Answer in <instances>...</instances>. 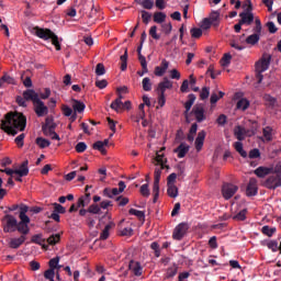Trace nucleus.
<instances>
[{
	"label": "nucleus",
	"mask_w": 281,
	"mask_h": 281,
	"mask_svg": "<svg viewBox=\"0 0 281 281\" xmlns=\"http://www.w3.org/2000/svg\"><path fill=\"white\" fill-rule=\"evenodd\" d=\"M61 112H63V115H65V117H70V115L74 113V109H71L67 104H63L61 105Z\"/></svg>",
	"instance_id": "54"
},
{
	"label": "nucleus",
	"mask_w": 281,
	"mask_h": 281,
	"mask_svg": "<svg viewBox=\"0 0 281 281\" xmlns=\"http://www.w3.org/2000/svg\"><path fill=\"white\" fill-rule=\"evenodd\" d=\"M95 74L98 76H104L106 74V69L104 68V64H98L95 67Z\"/></svg>",
	"instance_id": "59"
},
{
	"label": "nucleus",
	"mask_w": 281,
	"mask_h": 281,
	"mask_svg": "<svg viewBox=\"0 0 281 281\" xmlns=\"http://www.w3.org/2000/svg\"><path fill=\"white\" fill-rule=\"evenodd\" d=\"M162 150H166V147H162L159 151L156 153L155 161L158 166H161V169H168L170 167L165 165L168 159H164V154H161Z\"/></svg>",
	"instance_id": "20"
},
{
	"label": "nucleus",
	"mask_w": 281,
	"mask_h": 281,
	"mask_svg": "<svg viewBox=\"0 0 281 281\" xmlns=\"http://www.w3.org/2000/svg\"><path fill=\"white\" fill-rule=\"evenodd\" d=\"M192 113L194 114V117L196 122L201 123L205 120V109L203 105H194L192 109Z\"/></svg>",
	"instance_id": "12"
},
{
	"label": "nucleus",
	"mask_w": 281,
	"mask_h": 281,
	"mask_svg": "<svg viewBox=\"0 0 281 281\" xmlns=\"http://www.w3.org/2000/svg\"><path fill=\"white\" fill-rule=\"evenodd\" d=\"M234 135H235L236 139H238V142H243V140H245V137L247 135V128H245L240 125H237L234 130Z\"/></svg>",
	"instance_id": "22"
},
{
	"label": "nucleus",
	"mask_w": 281,
	"mask_h": 281,
	"mask_svg": "<svg viewBox=\"0 0 281 281\" xmlns=\"http://www.w3.org/2000/svg\"><path fill=\"white\" fill-rule=\"evenodd\" d=\"M115 227V223L110 222L109 224L105 225L104 229L100 234V240H106L110 236L109 232Z\"/></svg>",
	"instance_id": "27"
},
{
	"label": "nucleus",
	"mask_w": 281,
	"mask_h": 281,
	"mask_svg": "<svg viewBox=\"0 0 281 281\" xmlns=\"http://www.w3.org/2000/svg\"><path fill=\"white\" fill-rule=\"evenodd\" d=\"M191 36L192 38H201L203 36V30L199 27L191 29Z\"/></svg>",
	"instance_id": "51"
},
{
	"label": "nucleus",
	"mask_w": 281,
	"mask_h": 281,
	"mask_svg": "<svg viewBox=\"0 0 281 281\" xmlns=\"http://www.w3.org/2000/svg\"><path fill=\"white\" fill-rule=\"evenodd\" d=\"M16 217L10 214H5L2 218V225H3V232L5 234H10V232H16V225H18Z\"/></svg>",
	"instance_id": "6"
},
{
	"label": "nucleus",
	"mask_w": 281,
	"mask_h": 281,
	"mask_svg": "<svg viewBox=\"0 0 281 281\" xmlns=\"http://www.w3.org/2000/svg\"><path fill=\"white\" fill-rule=\"evenodd\" d=\"M272 175L281 177V161H279L272 170Z\"/></svg>",
	"instance_id": "64"
},
{
	"label": "nucleus",
	"mask_w": 281,
	"mask_h": 281,
	"mask_svg": "<svg viewBox=\"0 0 281 281\" xmlns=\"http://www.w3.org/2000/svg\"><path fill=\"white\" fill-rule=\"evenodd\" d=\"M196 101V95L194 94H189L188 95V101L184 103V115L186 117H188V112L190 111V109H192V105L194 104V102Z\"/></svg>",
	"instance_id": "29"
},
{
	"label": "nucleus",
	"mask_w": 281,
	"mask_h": 281,
	"mask_svg": "<svg viewBox=\"0 0 281 281\" xmlns=\"http://www.w3.org/2000/svg\"><path fill=\"white\" fill-rule=\"evenodd\" d=\"M24 98L25 100H31L37 117H45L49 113V108L38 98V92L27 89L24 91Z\"/></svg>",
	"instance_id": "2"
},
{
	"label": "nucleus",
	"mask_w": 281,
	"mask_h": 281,
	"mask_svg": "<svg viewBox=\"0 0 281 281\" xmlns=\"http://www.w3.org/2000/svg\"><path fill=\"white\" fill-rule=\"evenodd\" d=\"M153 194H154V203H156L159 199V182H154Z\"/></svg>",
	"instance_id": "55"
},
{
	"label": "nucleus",
	"mask_w": 281,
	"mask_h": 281,
	"mask_svg": "<svg viewBox=\"0 0 281 281\" xmlns=\"http://www.w3.org/2000/svg\"><path fill=\"white\" fill-rule=\"evenodd\" d=\"M231 63H232V55L229 53L224 54L221 60L222 67H229Z\"/></svg>",
	"instance_id": "50"
},
{
	"label": "nucleus",
	"mask_w": 281,
	"mask_h": 281,
	"mask_svg": "<svg viewBox=\"0 0 281 281\" xmlns=\"http://www.w3.org/2000/svg\"><path fill=\"white\" fill-rule=\"evenodd\" d=\"M94 150H99L102 155H106V149H104V143L102 140H98L92 145Z\"/></svg>",
	"instance_id": "46"
},
{
	"label": "nucleus",
	"mask_w": 281,
	"mask_h": 281,
	"mask_svg": "<svg viewBox=\"0 0 281 281\" xmlns=\"http://www.w3.org/2000/svg\"><path fill=\"white\" fill-rule=\"evenodd\" d=\"M27 223L18 222V225L15 226V229L22 234V236H27L30 234V226H27Z\"/></svg>",
	"instance_id": "30"
},
{
	"label": "nucleus",
	"mask_w": 281,
	"mask_h": 281,
	"mask_svg": "<svg viewBox=\"0 0 281 281\" xmlns=\"http://www.w3.org/2000/svg\"><path fill=\"white\" fill-rule=\"evenodd\" d=\"M72 110L74 113H85V109H87V105L85 104V102L72 99Z\"/></svg>",
	"instance_id": "24"
},
{
	"label": "nucleus",
	"mask_w": 281,
	"mask_h": 281,
	"mask_svg": "<svg viewBox=\"0 0 281 281\" xmlns=\"http://www.w3.org/2000/svg\"><path fill=\"white\" fill-rule=\"evenodd\" d=\"M128 270L134 273L136 278H139L144 273V268L139 261L131 260L128 263Z\"/></svg>",
	"instance_id": "11"
},
{
	"label": "nucleus",
	"mask_w": 281,
	"mask_h": 281,
	"mask_svg": "<svg viewBox=\"0 0 281 281\" xmlns=\"http://www.w3.org/2000/svg\"><path fill=\"white\" fill-rule=\"evenodd\" d=\"M266 246L268 247V249H270V251H273V254H276V251H280V246L278 245V240L276 239L269 240Z\"/></svg>",
	"instance_id": "42"
},
{
	"label": "nucleus",
	"mask_w": 281,
	"mask_h": 281,
	"mask_svg": "<svg viewBox=\"0 0 281 281\" xmlns=\"http://www.w3.org/2000/svg\"><path fill=\"white\" fill-rule=\"evenodd\" d=\"M142 8H144V10H153V8H155V1L153 0H143L140 2Z\"/></svg>",
	"instance_id": "49"
},
{
	"label": "nucleus",
	"mask_w": 281,
	"mask_h": 281,
	"mask_svg": "<svg viewBox=\"0 0 281 281\" xmlns=\"http://www.w3.org/2000/svg\"><path fill=\"white\" fill-rule=\"evenodd\" d=\"M58 262H60V257H54L48 261L49 269H53L56 271V268L58 267Z\"/></svg>",
	"instance_id": "56"
},
{
	"label": "nucleus",
	"mask_w": 281,
	"mask_h": 281,
	"mask_svg": "<svg viewBox=\"0 0 281 281\" xmlns=\"http://www.w3.org/2000/svg\"><path fill=\"white\" fill-rule=\"evenodd\" d=\"M189 229H190V225H188V223L178 224L172 233L173 240H183V236L188 234Z\"/></svg>",
	"instance_id": "7"
},
{
	"label": "nucleus",
	"mask_w": 281,
	"mask_h": 281,
	"mask_svg": "<svg viewBox=\"0 0 281 281\" xmlns=\"http://www.w3.org/2000/svg\"><path fill=\"white\" fill-rule=\"evenodd\" d=\"M92 188V186H86V193L78 199L77 206L76 204H71L69 209L70 214L72 212H78L79 207H87V205L91 203V193H89V190H91Z\"/></svg>",
	"instance_id": "5"
},
{
	"label": "nucleus",
	"mask_w": 281,
	"mask_h": 281,
	"mask_svg": "<svg viewBox=\"0 0 281 281\" xmlns=\"http://www.w3.org/2000/svg\"><path fill=\"white\" fill-rule=\"evenodd\" d=\"M27 126V117L21 112H8L4 115V120L1 121L0 127L7 135H19L23 133Z\"/></svg>",
	"instance_id": "1"
},
{
	"label": "nucleus",
	"mask_w": 281,
	"mask_h": 281,
	"mask_svg": "<svg viewBox=\"0 0 281 281\" xmlns=\"http://www.w3.org/2000/svg\"><path fill=\"white\" fill-rule=\"evenodd\" d=\"M205 131H201L198 133V136L195 138V149L198 150V153L203 148V144L205 142Z\"/></svg>",
	"instance_id": "23"
},
{
	"label": "nucleus",
	"mask_w": 281,
	"mask_h": 281,
	"mask_svg": "<svg viewBox=\"0 0 281 281\" xmlns=\"http://www.w3.org/2000/svg\"><path fill=\"white\" fill-rule=\"evenodd\" d=\"M239 16H240L239 21L244 25H251L254 23V13L251 12H241Z\"/></svg>",
	"instance_id": "21"
},
{
	"label": "nucleus",
	"mask_w": 281,
	"mask_h": 281,
	"mask_svg": "<svg viewBox=\"0 0 281 281\" xmlns=\"http://www.w3.org/2000/svg\"><path fill=\"white\" fill-rule=\"evenodd\" d=\"M149 36H151L154 41H159V38H161V35L157 34V25H153L149 29Z\"/></svg>",
	"instance_id": "52"
},
{
	"label": "nucleus",
	"mask_w": 281,
	"mask_h": 281,
	"mask_svg": "<svg viewBox=\"0 0 281 281\" xmlns=\"http://www.w3.org/2000/svg\"><path fill=\"white\" fill-rule=\"evenodd\" d=\"M25 240H26L25 235H21L18 238H11L9 239V247L10 249H19V247H21V245H23Z\"/></svg>",
	"instance_id": "16"
},
{
	"label": "nucleus",
	"mask_w": 281,
	"mask_h": 281,
	"mask_svg": "<svg viewBox=\"0 0 281 281\" xmlns=\"http://www.w3.org/2000/svg\"><path fill=\"white\" fill-rule=\"evenodd\" d=\"M30 164V161L24 160L19 169H15V175H18V177H27V175H30V168L27 167Z\"/></svg>",
	"instance_id": "17"
},
{
	"label": "nucleus",
	"mask_w": 281,
	"mask_h": 281,
	"mask_svg": "<svg viewBox=\"0 0 281 281\" xmlns=\"http://www.w3.org/2000/svg\"><path fill=\"white\" fill-rule=\"evenodd\" d=\"M173 153L178 154L179 159H183V157L190 153V147L186 145V143H181L176 149H173Z\"/></svg>",
	"instance_id": "19"
},
{
	"label": "nucleus",
	"mask_w": 281,
	"mask_h": 281,
	"mask_svg": "<svg viewBox=\"0 0 281 281\" xmlns=\"http://www.w3.org/2000/svg\"><path fill=\"white\" fill-rule=\"evenodd\" d=\"M122 106H124V102H122V100L120 99H115L110 105V108L116 113H120V111H122Z\"/></svg>",
	"instance_id": "39"
},
{
	"label": "nucleus",
	"mask_w": 281,
	"mask_h": 281,
	"mask_svg": "<svg viewBox=\"0 0 281 281\" xmlns=\"http://www.w3.org/2000/svg\"><path fill=\"white\" fill-rule=\"evenodd\" d=\"M124 190H126V183L124 181H120L119 182V189L117 188H113L112 189V196H117L119 194H122V192H124Z\"/></svg>",
	"instance_id": "36"
},
{
	"label": "nucleus",
	"mask_w": 281,
	"mask_h": 281,
	"mask_svg": "<svg viewBox=\"0 0 281 281\" xmlns=\"http://www.w3.org/2000/svg\"><path fill=\"white\" fill-rule=\"evenodd\" d=\"M277 229L276 227H271L269 225H266L261 228V233L265 235V236H268V238H271L273 236V234H276Z\"/></svg>",
	"instance_id": "38"
},
{
	"label": "nucleus",
	"mask_w": 281,
	"mask_h": 281,
	"mask_svg": "<svg viewBox=\"0 0 281 281\" xmlns=\"http://www.w3.org/2000/svg\"><path fill=\"white\" fill-rule=\"evenodd\" d=\"M75 148L77 153H85V150H87V143L80 142L76 145Z\"/></svg>",
	"instance_id": "63"
},
{
	"label": "nucleus",
	"mask_w": 281,
	"mask_h": 281,
	"mask_svg": "<svg viewBox=\"0 0 281 281\" xmlns=\"http://www.w3.org/2000/svg\"><path fill=\"white\" fill-rule=\"evenodd\" d=\"M169 63L166 59H162L160 66H156L154 74L155 76H158V78H161V76H164V74H166V71H168V67H169Z\"/></svg>",
	"instance_id": "15"
},
{
	"label": "nucleus",
	"mask_w": 281,
	"mask_h": 281,
	"mask_svg": "<svg viewBox=\"0 0 281 281\" xmlns=\"http://www.w3.org/2000/svg\"><path fill=\"white\" fill-rule=\"evenodd\" d=\"M207 98H210V88L204 87L200 92V100H207Z\"/></svg>",
	"instance_id": "60"
},
{
	"label": "nucleus",
	"mask_w": 281,
	"mask_h": 281,
	"mask_svg": "<svg viewBox=\"0 0 281 281\" xmlns=\"http://www.w3.org/2000/svg\"><path fill=\"white\" fill-rule=\"evenodd\" d=\"M263 188H267L268 190H277V188H281V177L271 175L263 182Z\"/></svg>",
	"instance_id": "8"
},
{
	"label": "nucleus",
	"mask_w": 281,
	"mask_h": 281,
	"mask_svg": "<svg viewBox=\"0 0 281 281\" xmlns=\"http://www.w3.org/2000/svg\"><path fill=\"white\" fill-rule=\"evenodd\" d=\"M142 87L145 91H153V81H150V78L145 77L142 81Z\"/></svg>",
	"instance_id": "45"
},
{
	"label": "nucleus",
	"mask_w": 281,
	"mask_h": 281,
	"mask_svg": "<svg viewBox=\"0 0 281 281\" xmlns=\"http://www.w3.org/2000/svg\"><path fill=\"white\" fill-rule=\"evenodd\" d=\"M269 65H271V55H263L262 58L255 64L256 79L258 85L262 82L265 78L262 74L269 69Z\"/></svg>",
	"instance_id": "4"
},
{
	"label": "nucleus",
	"mask_w": 281,
	"mask_h": 281,
	"mask_svg": "<svg viewBox=\"0 0 281 281\" xmlns=\"http://www.w3.org/2000/svg\"><path fill=\"white\" fill-rule=\"evenodd\" d=\"M53 206H54V211L55 213L57 214H65L67 212V209H65V206H63L61 204H58V203H53Z\"/></svg>",
	"instance_id": "57"
},
{
	"label": "nucleus",
	"mask_w": 281,
	"mask_h": 281,
	"mask_svg": "<svg viewBox=\"0 0 281 281\" xmlns=\"http://www.w3.org/2000/svg\"><path fill=\"white\" fill-rule=\"evenodd\" d=\"M259 42H260V34L258 33H254L245 38V43H247V45H252V46L258 45Z\"/></svg>",
	"instance_id": "31"
},
{
	"label": "nucleus",
	"mask_w": 281,
	"mask_h": 281,
	"mask_svg": "<svg viewBox=\"0 0 281 281\" xmlns=\"http://www.w3.org/2000/svg\"><path fill=\"white\" fill-rule=\"evenodd\" d=\"M161 30H162L164 34H166L168 36V34H170V32H172V23L161 24Z\"/></svg>",
	"instance_id": "61"
},
{
	"label": "nucleus",
	"mask_w": 281,
	"mask_h": 281,
	"mask_svg": "<svg viewBox=\"0 0 281 281\" xmlns=\"http://www.w3.org/2000/svg\"><path fill=\"white\" fill-rule=\"evenodd\" d=\"M166 89H172V81H170L167 77H165L164 80L158 83L156 91L157 93L166 95Z\"/></svg>",
	"instance_id": "14"
},
{
	"label": "nucleus",
	"mask_w": 281,
	"mask_h": 281,
	"mask_svg": "<svg viewBox=\"0 0 281 281\" xmlns=\"http://www.w3.org/2000/svg\"><path fill=\"white\" fill-rule=\"evenodd\" d=\"M256 177L265 179V177L273 173V167H258L255 171Z\"/></svg>",
	"instance_id": "13"
},
{
	"label": "nucleus",
	"mask_w": 281,
	"mask_h": 281,
	"mask_svg": "<svg viewBox=\"0 0 281 281\" xmlns=\"http://www.w3.org/2000/svg\"><path fill=\"white\" fill-rule=\"evenodd\" d=\"M100 212H102V210L100 209V205H98V204H91L88 207V213L89 214H100Z\"/></svg>",
	"instance_id": "58"
},
{
	"label": "nucleus",
	"mask_w": 281,
	"mask_h": 281,
	"mask_svg": "<svg viewBox=\"0 0 281 281\" xmlns=\"http://www.w3.org/2000/svg\"><path fill=\"white\" fill-rule=\"evenodd\" d=\"M178 271H179V266H177V263H173L171 267H169L166 270L165 279L170 280V278H175V276H177Z\"/></svg>",
	"instance_id": "28"
},
{
	"label": "nucleus",
	"mask_w": 281,
	"mask_h": 281,
	"mask_svg": "<svg viewBox=\"0 0 281 281\" xmlns=\"http://www.w3.org/2000/svg\"><path fill=\"white\" fill-rule=\"evenodd\" d=\"M35 143L40 148H49V146L52 145L49 140L43 137H37Z\"/></svg>",
	"instance_id": "41"
},
{
	"label": "nucleus",
	"mask_w": 281,
	"mask_h": 281,
	"mask_svg": "<svg viewBox=\"0 0 281 281\" xmlns=\"http://www.w3.org/2000/svg\"><path fill=\"white\" fill-rule=\"evenodd\" d=\"M166 19H167L166 13H164V12H161V11H156V12L153 14V21H154V23H158L159 25H162L164 23H166Z\"/></svg>",
	"instance_id": "25"
},
{
	"label": "nucleus",
	"mask_w": 281,
	"mask_h": 281,
	"mask_svg": "<svg viewBox=\"0 0 281 281\" xmlns=\"http://www.w3.org/2000/svg\"><path fill=\"white\" fill-rule=\"evenodd\" d=\"M142 21L145 25H148L150 23V19H153V13L142 10L140 11Z\"/></svg>",
	"instance_id": "40"
},
{
	"label": "nucleus",
	"mask_w": 281,
	"mask_h": 281,
	"mask_svg": "<svg viewBox=\"0 0 281 281\" xmlns=\"http://www.w3.org/2000/svg\"><path fill=\"white\" fill-rule=\"evenodd\" d=\"M236 108L240 111H247L249 109V100L247 99H240L238 102H237V105Z\"/></svg>",
	"instance_id": "43"
},
{
	"label": "nucleus",
	"mask_w": 281,
	"mask_h": 281,
	"mask_svg": "<svg viewBox=\"0 0 281 281\" xmlns=\"http://www.w3.org/2000/svg\"><path fill=\"white\" fill-rule=\"evenodd\" d=\"M256 194H258V180L256 178H250L246 188V195L256 196Z\"/></svg>",
	"instance_id": "10"
},
{
	"label": "nucleus",
	"mask_w": 281,
	"mask_h": 281,
	"mask_svg": "<svg viewBox=\"0 0 281 281\" xmlns=\"http://www.w3.org/2000/svg\"><path fill=\"white\" fill-rule=\"evenodd\" d=\"M128 214L131 216H136L138 221H146V213L144 211H137L135 209H130Z\"/></svg>",
	"instance_id": "35"
},
{
	"label": "nucleus",
	"mask_w": 281,
	"mask_h": 281,
	"mask_svg": "<svg viewBox=\"0 0 281 281\" xmlns=\"http://www.w3.org/2000/svg\"><path fill=\"white\" fill-rule=\"evenodd\" d=\"M212 22L210 19L205 18L202 20V23H201V30H210V27H212Z\"/></svg>",
	"instance_id": "62"
},
{
	"label": "nucleus",
	"mask_w": 281,
	"mask_h": 281,
	"mask_svg": "<svg viewBox=\"0 0 281 281\" xmlns=\"http://www.w3.org/2000/svg\"><path fill=\"white\" fill-rule=\"evenodd\" d=\"M234 221H246L247 220V209L239 211L236 215L233 216Z\"/></svg>",
	"instance_id": "47"
},
{
	"label": "nucleus",
	"mask_w": 281,
	"mask_h": 281,
	"mask_svg": "<svg viewBox=\"0 0 281 281\" xmlns=\"http://www.w3.org/2000/svg\"><path fill=\"white\" fill-rule=\"evenodd\" d=\"M47 243L48 245H58V243H60V234L49 236Z\"/></svg>",
	"instance_id": "48"
},
{
	"label": "nucleus",
	"mask_w": 281,
	"mask_h": 281,
	"mask_svg": "<svg viewBox=\"0 0 281 281\" xmlns=\"http://www.w3.org/2000/svg\"><path fill=\"white\" fill-rule=\"evenodd\" d=\"M168 189H167V193L168 196H170L171 199H177V196H179V188H177V186L175 184H167Z\"/></svg>",
	"instance_id": "32"
},
{
	"label": "nucleus",
	"mask_w": 281,
	"mask_h": 281,
	"mask_svg": "<svg viewBox=\"0 0 281 281\" xmlns=\"http://www.w3.org/2000/svg\"><path fill=\"white\" fill-rule=\"evenodd\" d=\"M263 137L266 142H272L273 140V128L271 126H266L262 130Z\"/></svg>",
	"instance_id": "34"
},
{
	"label": "nucleus",
	"mask_w": 281,
	"mask_h": 281,
	"mask_svg": "<svg viewBox=\"0 0 281 281\" xmlns=\"http://www.w3.org/2000/svg\"><path fill=\"white\" fill-rule=\"evenodd\" d=\"M33 32L37 38H42L43 41H52V44L55 46L57 52H60V42H58V35H56L49 29H41L40 26L33 27Z\"/></svg>",
	"instance_id": "3"
},
{
	"label": "nucleus",
	"mask_w": 281,
	"mask_h": 281,
	"mask_svg": "<svg viewBox=\"0 0 281 281\" xmlns=\"http://www.w3.org/2000/svg\"><path fill=\"white\" fill-rule=\"evenodd\" d=\"M56 277V270L49 268L44 272V278L45 280H54V278Z\"/></svg>",
	"instance_id": "53"
},
{
	"label": "nucleus",
	"mask_w": 281,
	"mask_h": 281,
	"mask_svg": "<svg viewBox=\"0 0 281 281\" xmlns=\"http://www.w3.org/2000/svg\"><path fill=\"white\" fill-rule=\"evenodd\" d=\"M120 60H121V71H126V69L128 67V64H127V60H128V49L127 48H125L124 55H122L120 57Z\"/></svg>",
	"instance_id": "33"
},
{
	"label": "nucleus",
	"mask_w": 281,
	"mask_h": 281,
	"mask_svg": "<svg viewBox=\"0 0 281 281\" xmlns=\"http://www.w3.org/2000/svg\"><path fill=\"white\" fill-rule=\"evenodd\" d=\"M42 131L46 137H52V134L56 132V124H49V120L46 119V123L42 126Z\"/></svg>",
	"instance_id": "18"
},
{
	"label": "nucleus",
	"mask_w": 281,
	"mask_h": 281,
	"mask_svg": "<svg viewBox=\"0 0 281 281\" xmlns=\"http://www.w3.org/2000/svg\"><path fill=\"white\" fill-rule=\"evenodd\" d=\"M31 243L35 245H41L45 249V239L43 238L42 234L33 235L31 238Z\"/></svg>",
	"instance_id": "37"
},
{
	"label": "nucleus",
	"mask_w": 281,
	"mask_h": 281,
	"mask_svg": "<svg viewBox=\"0 0 281 281\" xmlns=\"http://www.w3.org/2000/svg\"><path fill=\"white\" fill-rule=\"evenodd\" d=\"M234 148L235 150L240 155V157H243L244 159H246L247 157V153L245 151V149L243 148V144L240 142H236L234 144Z\"/></svg>",
	"instance_id": "44"
},
{
	"label": "nucleus",
	"mask_w": 281,
	"mask_h": 281,
	"mask_svg": "<svg viewBox=\"0 0 281 281\" xmlns=\"http://www.w3.org/2000/svg\"><path fill=\"white\" fill-rule=\"evenodd\" d=\"M207 19L212 22L213 27H218V25H221V12L213 11Z\"/></svg>",
	"instance_id": "26"
},
{
	"label": "nucleus",
	"mask_w": 281,
	"mask_h": 281,
	"mask_svg": "<svg viewBox=\"0 0 281 281\" xmlns=\"http://www.w3.org/2000/svg\"><path fill=\"white\" fill-rule=\"evenodd\" d=\"M238 192V186L233 183H224L222 187V194L226 201H229L234 194Z\"/></svg>",
	"instance_id": "9"
}]
</instances>
